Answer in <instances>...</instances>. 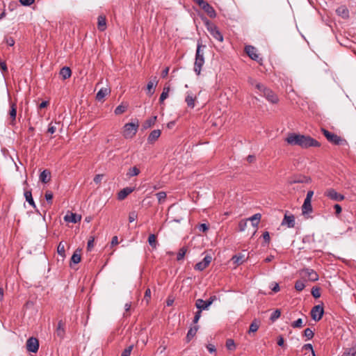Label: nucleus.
<instances>
[{
	"label": "nucleus",
	"mask_w": 356,
	"mask_h": 356,
	"mask_svg": "<svg viewBox=\"0 0 356 356\" xmlns=\"http://www.w3.org/2000/svg\"><path fill=\"white\" fill-rule=\"evenodd\" d=\"M285 140L291 145H298L302 148L319 147L321 145L316 140L309 136H305L295 133L289 134Z\"/></svg>",
	"instance_id": "f257e3e1"
},
{
	"label": "nucleus",
	"mask_w": 356,
	"mask_h": 356,
	"mask_svg": "<svg viewBox=\"0 0 356 356\" xmlns=\"http://www.w3.org/2000/svg\"><path fill=\"white\" fill-rule=\"evenodd\" d=\"M248 82L255 90L256 92L265 97L270 103L277 104L279 101L278 97L270 89L265 87L261 83L250 79Z\"/></svg>",
	"instance_id": "f03ea898"
},
{
	"label": "nucleus",
	"mask_w": 356,
	"mask_h": 356,
	"mask_svg": "<svg viewBox=\"0 0 356 356\" xmlns=\"http://www.w3.org/2000/svg\"><path fill=\"white\" fill-rule=\"evenodd\" d=\"M206 48V45H203L201 42H197L195 59L194 63V72L197 75H200L202 67L204 64V56L203 49Z\"/></svg>",
	"instance_id": "7ed1b4c3"
},
{
	"label": "nucleus",
	"mask_w": 356,
	"mask_h": 356,
	"mask_svg": "<svg viewBox=\"0 0 356 356\" xmlns=\"http://www.w3.org/2000/svg\"><path fill=\"white\" fill-rule=\"evenodd\" d=\"M204 22L207 31L212 35V37L216 40L222 42L224 38L222 34L221 33L218 28L213 23L211 22L207 19L204 20Z\"/></svg>",
	"instance_id": "20e7f679"
},
{
	"label": "nucleus",
	"mask_w": 356,
	"mask_h": 356,
	"mask_svg": "<svg viewBox=\"0 0 356 356\" xmlns=\"http://www.w3.org/2000/svg\"><path fill=\"white\" fill-rule=\"evenodd\" d=\"M139 127L138 121L127 123L124 126L123 136L125 138H132L137 133Z\"/></svg>",
	"instance_id": "39448f33"
},
{
	"label": "nucleus",
	"mask_w": 356,
	"mask_h": 356,
	"mask_svg": "<svg viewBox=\"0 0 356 356\" xmlns=\"http://www.w3.org/2000/svg\"><path fill=\"white\" fill-rule=\"evenodd\" d=\"M246 55L259 65H262L263 58L259 53L258 49L254 47L252 45H246Z\"/></svg>",
	"instance_id": "423d86ee"
},
{
	"label": "nucleus",
	"mask_w": 356,
	"mask_h": 356,
	"mask_svg": "<svg viewBox=\"0 0 356 356\" xmlns=\"http://www.w3.org/2000/svg\"><path fill=\"white\" fill-rule=\"evenodd\" d=\"M322 131L327 140L334 145H341L343 141L341 137L334 133L330 132L325 129H322Z\"/></svg>",
	"instance_id": "0eeeda50"
},
{
	"label": "nucleus",
	"mask_w": 356,
	"mask_h": 356,
	"mask_svg": "<svg viewBox=\"0 0 356 356\" xmlns=\"http://www.w3.org/2000/svg\"><path fill=\"white\" fill-rule=\"evenodd\" d=\"M324 314V309L323 305H318L314 306L311 311V316L315 321H319Z\"/></svg>",
	"instance_id": "6e6552de"
},
{
	"label": "nucleus",
	"mask_w": 356,
	"mask_h": 356,
	"mask_svg": "<svg viewBox=\"0 0 356 356\" xmlns=\"http://www.w3.org/2000/svg\"><path fill=\"white\" fill-rule=\"evenodd\" d=\"M26 348L29 352L35 353L39 348V341L35 337H30L26 341Z\"/></svg>",
	"instance_id": "1a4fd4ad"
},
{
	"label": "nucleus",
	"mask_w": 356,
	"mask_h": 356,
	"mask_svg": "<svg viewBox=\"0 0 356 356\" xmlns=\"http://www.w3.org/2000/svg\"><path fill=\"white\" fill-rule=\"evenodd\" d=\"M212 257L211 255H206L202 261L197 263L195 266V269L199 271L204 270L211 262Z\"/></svg>",
	"instance_id": "9d476101"
},
{
	"label": "nucleus",
	"mask_w": 356,
	"mask_h": 356,
	"mask_svg": "<svg viewBox=\"0 0 356 356\" xmlns=\"http://www.w3.org/2000/svg\"><path fill=\"white\" fill-rule=\"evenodd\" d=\"M325 195L327 197H328L330 199L332 200H334V201H337V202H341L342 200H344L345 197L343 195H341L340 193H338L333 188H330L328 189L326 193H325Z\"/></svg>",
	"instance_id": "9b49d317"
},
{
	"label": "nucleus",
	"mask_w": 356,
	"mask_h": 356,
	"mask_svg": "<svg viewBox=\"0 0 356 356\" xmlns=\"http://www.w3.org/2000/svg\"><path fill=\"white\" fill-rule=\"evenodd\" d=\"M211 18L216 17L214 8L206 1L200 6Z\"/></svg>",
	"instance_id": "f8f14e48"
},
{
	"label": "nucleus",
	"mask_w": 356,
	"mask_h": 356,
	"mask_svg": "<svg viewBox=\"0 0 356 356\" xmlns=\"http://www.w3.org/2000/svg\"><path fill=\"white\" fill-rule=\"evenodd\" d=\"M302 275L308 277L311 281L318 280V275L316 271L310 268H305L302 270Z\"/></svg>",
	"instance_id": "ddd939ff"
},
{
	"label": "nucleus",
	"mask_w": 356,
	"mask_h": 356,
	"mask_svg": "<svg viewBox=\"0 0 356 356\" xmlns=\"http://www.w3.org/2000/svg\"><path fill=\"white\" fill-rule=\"evenodd\" d=\"M81 219V216L72 212H68L64 217V220L67 222L76 223Z\"/></svg>",
	"instance_id": "4468645a"
},
{
	"label": "nucleus",
	"mask_w": 356,
	"mask_h": 356,
	"mask_svg": "<svg viewBox=\"0 0 356 356\" xmlns=\"http://www.w3.org/2000/svg\"><path fill=\"white\" fill-rule=\"evenodd\" d=\"M195 99L196 97L191 92H186L185 102L189 108H193L195 107Z\"/></svg>",
	"instance_id": "2eb2a0df"
},
{
	"label": "nucleus",
	"mask_w": 356,
	"mask_h": 356,
	"mask_svg": "<svg viewBox=\"0 0 356 356\" xmlns=\"http://www.w3.org/2000/svg\"><path fill=\"white\" fill-rule=\"evenodd\" d=\"M282 225H285L289 228L294 227L295 226V218L293 215L287 216L284 215V218L282 222Z\"/></svg>",
	"instance_id": "dca6fc26"
},
{
	"label": "nucleus",
	"mask_w": 356,
	"mask_h": 356,
	"mask_svg": "<svg viewBox=\"0 0 356 356\" xmlns=\"http://www.w3.org/2000/svg\"><path fill=\"white\" fill-rule=\"evenodd\" d=\"M195 307L198 309V311L202 312V310L208 309L210 306L209 302L202 299H197L195 301Z\"/></svg>",
	"instance_id": "f3484780"
},
{
	"label": "nucleus",
	"mask_w": 356,
	"mask_h": 356,
	"mask_svg": "<svg viewBox=\"0 0 356 356\" xmlns=\"http://www.w3.org/2000/svg\"><path fill=\"white\" fill-rule=\"evenodd\" d=\"M261 215L260 213H255L254 215L252 216L251 217H249L246 218L247 221H250L252 227L254 228H257L260 220H261Z\"/></svg>",
	"instance_id": "a211bd4d"
},
{
	"label": "nucleus",
	"mask_w": 356,
	"mask_h": 356,
	"mask_svg": "<svg viewBox=\"0 0 356 356\" xmlns=\"http://www.w3.org/2000/svg\"><path fill=\"white\" fill-rule=\"evenodd\" d=\"M336 13L340 17L343 19H347L349 17V10L346 6H341L337 10Z\"/></svg>",
	"instance_id": "6ab92c4d"
},
{
	"label": "nucleus",
	"mask_w": 356,
	"mask_h": 356,
	"mask_svg": "<svg viewBox=\"0 0 356 356\" xmlns=\"http://www.w3.org/2000/svg\"><path fill=\"white\" fill-rule=\"evenodd\" d=\"M9 115L11 119L10 124L13 125L15 124L17 115V104L15 103L10 104Z\"/></svg>",
	"instance_id": "aec40b11"
},
{
	"label": "nucleus",
	"mask_w": 356,
	"mask_h": 356,
	"mask_svg": "<svg viewBox=\"0 0 356 356\" xmlns=\"http://www.w3.org/2000/svg\"><path fill=\"white\" fill-rule=\"evenodd\" d=\"M161 136V130L159 129H154L149 134L147 141L149 143L152 144L154 143Z\"/></svg>",
	"instance_id": "412c9836"
},
{
	"label": "nucleus",
	"mask_w": 356,
	"mask_h": 356,
	"mask_svg": "<svg viewBox=\"0 0 356 356\" xmlns=\"http://www.w3.org/2000/svg\"><path fill=\"white\" fill-rule=\"evenodd\" d=\"M311 202V200L305 199L303 204L302 206V213L303 215L308 214L312 212V206Z\"/></svg>",
	"instance_id": "4be33fe9"
},
{
	"label": "nucleus",
	"mask_w": 356,
	"mask_h": 356,
	"mask_svg": "<svg viewBox=\"0 0 356 356\" xmlns=\"http://www.w3.org/2000/svg\"><path fill=\"white\" fill-rule=\"evenodd\" d=\"M134 191V188L131 187H127L121 190L118 194V198L120 200L125 199L127 195Z\"/></svg>",
	"instance_id": "5701e85b"
},
{
	"label": "nucleus",
	"mask_w": 356,
	"mask_h": 356,
	"mask_svg": "<svg viewBox=\"0 0 356 356\" xmlns=\"http://www.w3.org/2000/svg\"><path fill=\"white\" fill-rule=\"evenodd\" d=\"M158 81H156V78L154 77L153 80H151L148 82L147 85V93L149 96L154 94V88L156 86Z\"/></svg>",
	"instance_id": "b1692460"
},
{
	"label": "nucleus",
	"mask_w": 356,
	"mask_h": 356,
	"mask_svg": "<svg viewBox=\"0 0 356 356\" xmlns=\"http://www.w3.org/2000/svg\"><path fill=\"white\" fill-rule=\"evenodd\" d=\"M40 181L47 184L50 181L51 172L48 170H44L40 175Z\"/></svg>",
	"instance_id": "393cba45"
},
{
	"label": "nucleus",
	"mask_w": 356,
	"mask_h": 356,
	"mask_svg": "<svg viewBox=\"0 0 356 356\" xmlns=\"http://www.w3.org/2000/svg\"><path fill=\"white\" fill-rule=\"evenodd\" d=\"M111 90L106 88H101L96 95V99L98 101H102L107 95L110 93Z\"/></svg>",
	"instance_id": "a878e982"
},
{
	"label": "nucleus",
	"mask_w": 356,
	"mask_h": 356,
	"mask_svg": "<svg viewBox=\"0 0 356 356\" xmlns=\"http://www.w3.org/2000/svg\"><path fill=\"white\" fill-rule=\"evenodd\" d=\"M65 324L62 321H59L56 328V335L60 338H63L65 335Z\"/></svg>",
	"instance_id": "bb28decb"
},
{
	"label": "nucleus",
	"mask_w": 356,
	"mask_h": 356,
	"mask_svg": "<svg viewBox=\"0 0 356 356\" xmlns=\"http://www.w3.org/2000/svg\"><path fill=\"white\" fill-rule=\"evenodd\" d=\"M260 326V321L257 319H254L253 322L250 324L248 333L251 334L252 333L256 332Z\"/></svg>",
	"instance_id": "cd10ccee"
},
{
	"label": "nucleus",
	"mask_w": 356,
	"mask_h": 356,
	"mask_svg": "<svg viewBox=\"0 0 356 356\" xmlns=\"http://www.w3.org/2000/svg\"><path fill=\"white\" fill-rule=\"evenodd\" d=\"M98 29L101 31H104L106 28V18L104 16L98 17V22H97Z\"/></svg>",
	"instance_id": "c85d7f7f"
},
{
	"label": "nucleus",
	"mask_w": 356,
	"mask_h": 356,
	"mask_svg": "<svg viewBox=\"0 0 356 356\" xmlns=\"http://www.w3.org/2000/svg\"><path fill=\"white\" fill-rule=\"evenodd\" d=\"M60 74L62 76L63 79H67L70 78L72 75V71L68 67H63L60 71Z\"/></svg>",
	"instance_id": "c756f323"
},
{
	"label": "nucleus",
	"mask_w": 356,
	"mask_h": 356,
	"mask_svg": "<svg viewBox=\"0 0 356 356\" xmlns=\"http://www.w3.org/2000/svg\"><path fill=\"white\" fill-rule=\"evenodd\" d=\"M24 197L26 200L29 203L30 205H31L33 208L36 207L31 191H26L24 192Z\"/></svg>",
	"instance_id": "7c9ffc66"
},
{
	"label": "nucleus",
	"mask_w": 356,
	"mask_h": 356,
	"mask_svg": "<svg viewBox=\"0 0 356 356\" xmlns=\"http://www.w3.org/2000/svg\"><path fill=\"white\" fill-rule=\"evenodd\" d=\"M170 90V86H165V87L163 88V92L161 94V96L159 98L160 103H163V101L168 98V93H169Z\"/></svg>",
	"instance_id": "2f4dec72"
},
{
	"label": "nucleus",
	"mask_w": 356,
	"mask_h": 356,
	"mask_svg": "<svg viewBox=\"0 0 356 356\" xmlns=\"http://www.w3.org/2000/svg\"><path fill=\"white\" fill-rule=\"evenodd\" d=\"M139 173H140V170L136 166H134V167L129 169L126 175L127 177L130 178V177L138 175Z\"/></svg>",
	"instance_id": "473e14b6"
},
{
	"label": "nucleus",
	"mask_w": 356,
	"mask_h": 356,
	"mask_svg": "<svg viewBox=\"0 0 356 356\" xmlns=\"http://www.w3.org/2000/svg\"><path fill=\"white\" fill-rule=\"evenodd\" d=\"M197 330H198V327L197 326H195L193 327H191L188 331V333H187V335H186L187 341H190L193 339V337L196 334V333L197 332Z\"/></svg>",
	"instance_id": "72a5a7b5"
},
{
	"label": "nucleus",
	"mask_w": 356,
	"mask_h": 356,
	"mask_svg": "<svg viewBox=\"0 0 356 356\" xmlns=\"http://www.w3.org/2000/svg\"><path fill=\"white\" fill-rule=\"evenodd\" d=\"M148 243L152 248H156L158 243L155 234H151L148 237Z\"/></svg>",
	"instance_id": "f704fd0d"
},
{
	"label": "nucleus",
	"mask_w": 356,
	"mask_h": 356,
	"mask_svg": "<svg viewBox=\"0 0 356 356\" xmlns=\"http://www.w3.org/2000/svg\"><path fill=\"white\" fill-rule=\"evenodd\" d=\"M156 118H157L156 116H153V117L150 118L149 119L147 120L143 124L144 128L147 129V128H149L152 126H153L156 121Z\"/></svg>",
	"instance_id": "c9c22d12"
},
{
	"label": "nucleus",
	"mask_w": 356,
	"mask_h": 356,
	"mask_svg": "<svg viewBox=\"0 0 356 356\" xmlns=\"http://www.w3.org/2000/svg\"><path fill=\"white\" fill-rule=\"evenodd\" d=\"M57 252L62 257L65 256V245L62 241L59 243L57 247Z\"/></svg>",
	"instance_id": "e433bc0d"
},
{
	"label": "nucleus",
	"mask_w": 356,
	"mask_h": 356,
	"mask_svg": "<svg viewBox=\"0 0 356 356\" xmlns=\"http://www.w3.org/2000/svg\"><path fill=\"white\" fill-rule=\"evenodd\" d=\"M356 348L352 347L347 348L341 356H355Z\"/></svg>",
	"instance_id": "4c0bfd02"
},
{
	"label": "nucleus",
	"mask_w": 356,
	"mask_h": 356,
	"mask_svg": "<svg viewBox=\"0 0 356 356\" xmlns=\"http://www.w3.org/2000/svg\"><path fill=\"white\" fill-rule=\"evenodd\" d=\"M81 254L77 253V251H76L72 256L71 262L76 264L81 261Z\"/></svg>",
	"instance_id": "58836bf2"
},
{
	"label": "nucleus",
	"mask_w": 356,
	"mask_h": 356,
	"mask_svg": "<svg viewBox=\"0 0 356 356\" xmlns=\"http://www.w3.org/2000/svg\"><path fill=\"white\" fill-rule=\"evenodd\" d=\"M305 287V284L303 281L302 280H297L295 283V289L298 291H302Z\"/></svg>",
	"instance_id": "ea45409f"
},
{
	"label": "nucleus",
	"mask_w": 356,
	"mask_h": 356,
	"mask_svg": "<svg viewBox=\"0 0 356 356\" xmlns=\"http://www.w3.org/2000/svg\"><path fill=\"white\" fill-rule=\"evenodd\" d=\"M226 347L229 350H234L236 348V344L233 339H229L226 341Z\"/></svg>",
	"instance_id": "a19ab883"
},
{
	"label": "nucleus",
	"mask_w": 356,
	"mask_h": 356,
	"mask_svg": "<svg viewBox=\"0 0 356 356\" xmlns=\"http://www.w3.org/2000/svg\"><path fill=\"white\" fill-rule=\"evenodd\" d=\"M156 195L160 204L163 203L166 198V193L163 191L159 192Z\"/></svg>",
	"instance_id": "79ce46f5"
},
{
	"label": "nucleus",
	"mask_w": 356,
	"mask_h": 356,
	"mask_svg": "<svg viewBox=\"0 0 356 356\" xmlns=\"http://www.w3.org/2000/svg\"><path fill=\"white\" fill-rule=\"evenodd\" d=\"M186 248H185L184 247L181 248L179 250V252L177 255V261H180V260H182L184 258V256L186 254Z\"/></svg>",
	"instance_id": "37998d69"
},
{
	"label": "nucleus",
	"mask_w": 356,
	"mask_h": 356,
	"mask_svg": "<svg viewBox=\"0 0 356 356\" xmlns=\"http://www.w3.org/2000/svg\"><path fill=\"white\" fill-rule=\"evenodd\" d=\"M133 348H134V345H131V346H128L122 351L121 356H130Z\"/></svg>",
	"instance_id": "c03bdc74"
},
{
	"label": "nucleus",
	"mask_w": 356,
	"mask_h": 356,
	"mask_svg": "<svg viewBox=\"0 0 356 356\" xmlns=\"http://www.w3.org/2000/svg\"><path fill=\"white\" fill-rule=\"evenodd\" d=\"M281 315V312L279 309H276L275 310L272 314H271V316H270V319L272 321H276Z\"/></svg>",
	"instance_id": "a18cd8bd"
},
{
	"label": "nucleus",
	"mask_w": 356,
	"mask_h": 356,
	"mask_svg": "<svg viewBox=\"0 0 356 356\" xmlns=\"http://www.w3.org/2000/svg\"><path fill=\"white\" fill-rule=\"evenodd\" d=\"M126 111V107L122 106V105H119L118 106H117L115 109V115H120L123 113H124Z\"/></svg>",
	"instance_id": "49530a36"
},
{
	"label": "nucleus",
	"mask_w": 356,
	"mask_h": 356,
	"mask_svg": "<svg viewBox=\"0 0 356 356\" xmlns=\"http://www.w3.org/2000/svg\"><path fill=\"white\" fill-rule=\"evenodd\" d=\"M44 196H45V199L48 202V203L51 204L53 197H54L53 193L50 191H46Z\"/></svg>",
	"instance_id": "de8ad7c7"
},
{
	"label": "nucleus",
	"mask_w": 356,
	"mask_h": 356,
	"mask_svg": "<svg viewBox=\"0 0 356 356\" xmlns=\"http://www.w3.org/2000/svg\"><path fill=\"white\" fill-rule=\"evenodd\" d=\"M314 332L310 328H306L304 331V335L308 339H311L314 337Z\"/></svg>",
	"instance_id": "09e8293b"
},
{
	"label": "nucleus",
	"mask_w": 356,
	"mask_h": 356,
	"mask_svg": "<svg viewBox=\"0 0 356 356\" xmlns=\"http://www.w3.org/2000/svg\"><path fill=\"white\" fill-rule=\"evenodd\" d=\"M312 295L315 298H319L321 296L320 289L318 287H313L312 289Z\"/></svg>",
	"instance_id": "8fccbe9b"
},
{
	"label": "nucleus",
	"mask_w": 356,
	"mask_h": 356,
	"mask_svg": "<svg viewBox=\"0 0 356 356\" xmlns=\"http://www.w3.org/2000/svg\"><path fill=\"white\" fill-rule=\"evenodd\" d=\"M138 218V214L136 211H131L129 215V222H132L135 221Z\"/></svg>",
	"instance_id": "3c124183"
},
{
	"label": "nucleus",
	"mask_w": 356,
	"mask_h": 356,
	"mask_svg": "<svg viewBox=\"0 0 356 356\" xmlns=\"http://www.w3.org/2000/svg\"><path fill=\"white\" fill-rule=\"evenodd\" d=\"M291 326L294 328L302 327V318H298L296 321H295L294 322H293V323L291 324Z\"/></svg>",
	"instance_id": "603ef678"
},
{
	"label": "nucleus",
	"mask_w": 356,
	"mask_h": 356,
	"mask_svg": "<svg viewBox=\"0 0 356 356\" xmlns=\"http://www.w3.org/2000/svg\"><path fill=\"white\" fill-rule=\"evenodd\" d=\"M263 238L264 241V243L266 244H268L270 240V234L268 232H264L263 233Z\"/></svg>",
	"instance_id": "864d4df0"
},
{
	"label": "nucleus",
	"mask_w": 356,
	"mask_h": 356,
	"mask_svg": "<svg viewBox=\"0 0 356 356\" xmlns=\"http://www.w3.org/2000/svg\"><path fill=\"white\" fill-rule=\"evenodd\" d=\"M19 1L23 6H29L34 3L35 0H19Z\"/></svg>",
	"instance_id": "5fc2aeb1"
},
{
	"label": "nucleus",
	"mask_w": 356,
	"mask_h": 356,
	"mask_svg": "<svg viewBox=\"0 0 356 356\" xmlns=\"http://www.w3.org/2000/svg\"><path fill=\"white\" fill-rule=\"evenodd\" d=\"M56 127L52 123H50L49 124L47 132L53 134L56 132Z\"/></svg>",
	"instance_id": "6e6d98bb"
},
{
	"label": "nucleus",
	"mask_w": 356,
	"mask_h": 356,
	"mask_svg": "<svg viewBox=\"0 0 356 356\" xmlns=\"http://www.w3.org/2000/svg\"><path fill=\"white\" fill-rule=\"evenodd\" d=\"M232 259L235 264H240L243 263L242 257L234 256Z\"/></svg>",
	"instance_id": "4d7b16f0"
},
{
	"label": "nucleus",
	"mask_w": 356,
	"mask_h": 356,
	"mask_svg": "<svg viewBox=\"0 0 356 356\" xmlns=\"http://www.w3.org/2000/svg\"><path fill=\"white\" fill-rule=\"evenodd\" d=\"M150 298H151V291L149 289H147L145 291L144 299L147 301V302H148Z\"/></svg>",
	"instance_id": "13d9d810"
},
{
	"label": "nucleus",
	"mask_w": 356,
	"mask_h": 356,
	"mask_svg": "<svg viewBox=\"0 0 356 356\" xmlns=\"http://www.w3.org/2000/svg\"><path fill=\"white\" fill-rule=\"evenodd\" d=\"M102 178H103V175H97L95 177H94V182L97 184H99L102 180Z\"/></svg>",
	"instance_id": "bf43d9fd"
},
{
	"label": "nucleus",
	"mask_w": 356,
	"mask_h": 356,
	"mask_svg": "<svg viewBox=\"0 0 356 356\" xmlns=\"http://www.w3.org/2000/svg\"><path fill=\"white\" fill-rule=\"evenodd\" d=\"M201 314L202 312H200V311H197L195 314V316H194V318H193V323H197L199 321V319L201 317Z\"/></svg>",
	"instance_id": "052dcab7"
},
{
	"label": "nucleus",
	"mask_w": 356,
	"mask_h": 356,
	"mask_svg": "<svg viewBox=\"0 0 356 356\" xmlns=\"http://www.w3.org/2000/svg\"><path fill=\"white\" fill-rule=\"evenodd\" d=\"M6 42L7 43L8 45L12 47L15 44V40L13 38L10 37V38H6Z\"/></svg>",
	"instance_id": "680f3d73"
},
{
	"label": "nucleus",
	"mask_w": 356,
	"mask_h": 356,
	"mask_svg": "<svg viewBox=\"0 0 356 356\" xmlns=\"http://www.w3.org/2000/svg\"><path fill=\"white\" fill-rule=\"evenodd\" d=\"M302 349L304 350H309L312 351V353H313V352H314V349H313V346L311 343H307V344H305L302 347Z\"/></svg>",
	"instance_id": "e2e57ef3"
},
{
	"label": "nucleus",
	"mask_w": 356,
	"mask_h": 356,
	"mask_svg": "<svg viewBox=\"0 0 356 356\" xmlns=\"http://www.w3.org/2000/svg\"><path fill=\"white\" fill-rule=\"evenodd\" d=\"M277 345L279 346H284V339L283 338L282 336H279V337L277 338Z\"/></svg>",
	"instance_id": "0e129e2a"
},
{
	"label": "nucleus",
	"mask_w": 356,
	"mask_h": 356,
	"mask_svg": "<svg viewBox=\"0 0 356 356\" xmlns=\"http://www.w3.org/2000/svg\"><path fill=\"white\" fill-rule=\"evenodd\" d=\"M208 229H209L208 226L204 223L200 224L199 226V229H200V231H202V232H206L207 230H208Z\"/></svg>",
	"instance_id": "69168bd1"
},
{
	"label": "nucleus",
	"mask_w": 356,
	"mask_h": 356,
	"mask_svg": "<svg viewBox=\"0 0 356 356\" xmlns=\"http://www.w3.org/2000/svg\"><path fill=\"white\" fill-rule=\"evenodd\" d=\"M118 244V236H115L112 238L111 245L114 246Z\"/></svg>",
	"instance_id": "338daca9"
},
{
	"label": "nucleus",
	"mask_w": 356,
	"mask_h": 356,
	"mask_svg": "<svg viewBox=\"0 0 356 356\" xmlns=\"http://www.w3.org/2000/svg\"><path fill=\"white\" fill-rule=\"evenodd\" d=\"M207 350L211 353H215L216 352V348L212 344H209L207 346Z\"/></svg>",
	"instance_id": "774afa93"
}]
</instances>
